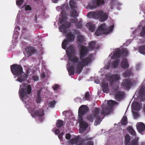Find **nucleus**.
Listing matches in <instances>:
<instances>
[{"label":"nucleus","instance_id":"obj_9","mask_svg":"<svg viewBox=\"0 0 145 145\" xmlns=\"http://www.w3.org/2000/svg\"><path fill=\"white\" fill-rule=\"evenodd\" d=\"M83 118H78V122L79 123V131L80 133H83L88 126V124L83 120Z\"/></svg>","mask_w":145,"mask_h":145},{"label":"nucleus","instance_id":"obj_28","mask_svg":"<svg viewBox=\"0 0 145 145\" xmlns=\"http://www.w3.org/2000/svg\"><path fill=\"white\" fill-rule=\"evenodd\" d=\"M99 109L98 108H95L93 110L92 115L95 118H101L99 116Z\"/></svg>","mask_w":145,"mask_h":145},{"label":"nucleus","instance_id":"obj_11","mask_svg":"<svg viewBox=\"0 0 145 145\" xmlns=\"http://www.w3.org/2000/svg\"><path fill=\"white\" fill-rule=\"evenodd\" d=\"M89 111V108L86 105H81L79 107L78 110V118H83Z\"/></svg>","mask_w":145,"mask_h":145},{"label":"nucleus","instance_id":"obj_29","mask_svg":"<svg viewBox=\"0 0 145 145\" xmlns=\"http://www.w3.org/2000/svg\"><path fill=\"white\" fill-rule=\"evenodd\" d=\"M124 94V92L120 91H118L115 94V98L118 100H119L123 98Z\"/></svg>","mask_w":145,"mask_h":145},{"label":"nucleus","instance_id":"obj_19","mask_svg":"<svg viewBox=\"0 0 145 145\" xmlns=\"http://www.w3.org/2000/svg\"><path fill=\"white\" fill-rule=\"evenodd\" d=\"M104 24H102L98 28L95 33V35L97 36H99L102 34H104V29L103 27L105 26Z\"/></svg>","mask_w":145,"mask_h":145},{"label":"nucleus","instance_id":"obj_17","mask_svg":"<svg viewBox=\"0 0 145 145\" xmlns=\"http://www.w3.org/2000/svg\"><path fill=\"white\" fill-rule=\"evenodd\" d=\"M139 98L141 101H144L145 100V88L144 87L141 88L139 92Z\"/></svg>","mask_w":145,"mask_h":145},{"label":"nucleus","instance_id":"obj_13","mask_svg":"<svg viewBox=\"0 0 145 145\" xmlns=\"http://www.w3.org/2000/svg\"><path fill=\"white\" fill-rule=\"evenodd\" d=\"M89 50L85 46H82L80 49L79 54V58L85 57L88 53Z\"/></svg>","mask_w":145,"mask_h":145},{"label":"nucleus","instance_id":"obj_59","mask_svg":"<svg viewBox=\"0 0 145 145\" xmlns=\"http://www.w3.org/2000/svg\"><path fill=\"white\" fill-rule=\"evenodd\" d=\"M42 99L40 96H37L36 100L37 102L38 103H40Z\"/></svg>","mask_w":145,"mask_h":145},{"label":"nucleus","instance_id":"obj_33","mask_svg":"<svg viewBox=\"0 0 145 145\" xmlns=\"http://www.w3.org/2000/svg\"><path fill=\"white\" fill-rule=\"evenodd\" d=\"M120 61V60L119 59H117L113 61L111 65V67L112 68H115L117 67L119 65Z\"/></svg>","mask_w":145,"mask_h":145},{"label":"nucleus","instance_id":"obj_2","mask_svg":"<svg viewBox=\"0 0 145 145\" xmlns=\"http://www.w3.org/2000/svg\"><path fill=\"white\" fill-rule=\"evenodd\" d=\"M87 15L90 18H92L98 19L99 18L101 22H104L107 20L108 17V14L105 12L104 13L102 10H97L96 11H91L87 14Z\"/></svg>","mask_w":145,"mask_h":145},{"label":"nucleus","instance_id":"obj_10","mask_svg":"<svg viewBox=\"0 0 145 145\" xmlns=\"http://www.w3.org/2000/svg\"><path fill=\"white\" fill-rule=\"evenodd\" d=\"M138 139L136 138L135 139L131 141L130 136L128 134L125 137V145H138Z\"/></svg>","mask_w":145,"mask_h":145},{"label":"nucleus","instance_id":"obj_27","mask_svg":"<svg viewBox=\"0 0 145 145\" xmlns=\"http://www.w3.org/2000/svg\"><path fill=\"white\" fill-rule=\"evenodd\" d=\"M33 113L35 116L38 117L42 116L44 114V110L42 109L36 110Z\"/></svg>","mask_w":145,"mask_h":145},{"label":"nucleus","instance_id":"obj_45","mask_svg":"<svg viewBox=\"0 0 145 145\" xmlns=\"http://www.w3.org/2000/svg\"><path fill=\"white\" fill-rule=\"evenodd\" d=\"M57 102L55 100L49 103L48 106L49 107L53 108Z\"/></svg>","mask_w":145,"mask_h":145},{"label":"nucleus","instance_id":"obj_49","mask_svg":"<svg viewBox=\"0 0 145 145\" xmlns=\"http://www.w3.org/2000/svg\"><path fill=\"white\" fill-rule=\"evenodd\" d=\"M89 91H87L85 94L84 97H83V99L84 100H88L89 99Z\"/></svg>","mask_w":145,"mask_h":145},{"label":"nucleus","instance_id":"obj_64","mask_svg":"<svg viewBox=\"0 0 145 145\" xmlns=\"http://www.w3.org/2000/svg\"><path fill=\"white\" fill-rule=\"evenodd\" d=\"M27 31V29L26 28L23 27L22 29V33H24L26 32Z\"/></svg>","mask_w":145,"mask_h":145},{"label":"nucleus","instance_id":"obj_50","mask_svg":"<svg viewBox=\"0 0 145 145\" xmlns=\"http://www.w3.org/2000/svg\"><path fill=\"white\" fill-rule=\"evenodd\" d=\"M74 18H70V22L71 23H75L77 22L78 21V19L76 17Z\"/></svg>","mask_w":145,"mask_h":145},{"label":"nucleus","instance_id":"obj_21","mask_svg":"<svg viewBox=\"0 0 145 145\" xmlns=\"http://www.w3.org/2000/svg\"><path fill=\"white\" fill-rule=\"evenodd\" d=\"M133 71L132 68H131L126 71L123 73V76L127 78L129 76H133Z\"/></svg>","mask_w":145,"mask_h":145},{"label":"nucleus","instance_id":"obj_35","mask_svg":"<svg viewBox=\"0 0 145 145\" xmlns=\"http://www.w3.org/2000/svg\"><path fill=\"white\" fill-rule=\"evenodd\" d=\"M86 27L88 28L89 30L93 32L95 30V26L94 24L91 22H88L86 25Z\"/></svg>","mask_w":145,"mask_h":145},{"label":"nucleus","instance_id":"obj_63","mask_svg":"<svg viewBox=\"0 0 145 145\" xmlns=\"http://www.w3.org/2000/svg\"><path fill=\"white\" fill-rule=\"evenodd\" d=\"M59 86L58 84H56L54 86L53 88L54 90H57V89L59 87Z\"/></svg>","mask_w":145,"mask_h":145},{"label":"nucleus","instance_id":"obj_41","mask_svg":"<svg viewBox=\"0 0 145 145\" xmlns=\"http://www.w3.org/2000/svg\"><path fill=\"white\" fill-rule=\"evenodd\" d=\"M69 41L67 39H65L63 42L62 44V48L65 50L67 48V46L68 44Z\"/></svg>","mask_w":145,"mask_h":145},{"label":"nucleus","instance_id":"obj_57","mask_svg":"<svg viewBox=\"0 0 145 145\" xmlns=\"http://www.w3.org/2000/svg\"><path fill=\"white\" fill-rule=\"evenodd\" d=\"M64 132H61L58 135V137L60 140H61L63 139V136L64 135Z\"/></svg>","mask_w":145,"mask_h":145},{"label":"nucleus","instance_id":"obj_42","mask_svg":"<svg viewBox=\"0 0 145 145\" xmlns=\"http://www.w3.org/2000/svg\"><path fill=\"white\" fill-rule=\"evenodd\" d=\"M77 39L78 42L80 43L82 42L84 40V38H83V36L81 35H78L77 37Z\"/></svg>","mask_w":145,"mask_h":145},{"label":"nucleus","instance_id":"obj_20","mask_svg":"<svg viewBox=\"0 0 145 145\" xmlns=\"http://www.w3.org/2000/svg\"><path fill=\"white\" fill-rule=\"evenodd\" d=\"M69 55L68 56L69 59L72 63H78L79 62L78 61L79 59L76 56H72V55H71L70 54H69Z\"/></svg>","mask_w":145,"mask_h":145},{"label":"nucleus","instance_id":"obj_23","mask_svg":"<svg viewBox=\"0 0 145 145\" xmlns=\"http://www.w3.org/2000/svg\"><path fill=\"white\" fill-rule=\"evenodd\" d=\"M27 76L24 72L23 73L20 75L19 77L16 79V81L22 83L23 81H25L27 79Z\"/></svg>","mask_w":145,"mask_h":145},{"label":"nucleus","instance_id":"obj_34","mask_svg":"<svg viewBox=\"0 0 145 145\" xmlns=\"http://www.w3.org/2000/svg\"><path fill=\"white\" fill-rule=\"evenodd\" d=\"M63 115L66 118H74L72 117V112L68 111H64L63 112Z\"/></svg>","mask_w":145,"mask_h":145},{"label":"nucleus","instance_id":"obj_22","mask_svg":"<svg viewBox=\"0 0 145 145\" xmlns=\"http://www.w3.org/2000/svg\"><path fill=\"white\" fill-rule=\"evenodd\" d=\"M104 24L105 25L104 27H103V29L104 31V34H106L112 31L114 28V25H112L108 27L107 28H106V25L105 24Z\"/></svg>","mask_w":145,"mask_h":145},{"label":"nucleus","instance_id":"obj_60","mask_svg":"<svg viewBox=\"0 0 145 145\" xmlns=\"http://www.w3.org/2000/svg\"><path fill=\"white\" fill-rule=\"evenodd\" d=\"M25 8L26 10H31V8L30 6L29 5H27L26 6Z\"/></svg>","mask_w":145,"mask_h":145},{"label":"nucleus","instance_id":"obj_39","mask_svg":"<svg viewBox=\"0 0 145 145\" xmlns=\"http://www.w3.org/2000/svg\"><path fill=\"white\" fill-rule=\"evenodd\" d=\"M68 71L69 75L70 76H72L74 74L75 69L73 65H70L69 67Z\"/></svg>","mask_w":145,"mask_h":145},{"label":"nucleus","instance_id":"obj_44","mask_svg":"<svg viewBox=\"0 0 145 145\" xmlns=\"http://www.w3.org/2000/svg\"><path fill=\"white\" fill-rule=\"evenodd\" d=\"M63 121L60 120H58L57 122L56 126L57 127L60 128L63 126Z\"/></svg>","mask_w":145,"mask_h":145},{"label":"nucleus","instance_id":"obj_12","mask_svg":"<svg viewBox=\"0 0 145 145\" xmlns=\"http://www.w3.org/2000/svg\"><path fill=\"white\" fill-rule=\"evenodd\" d=\"M133 85V83L131 80L129 79L124 80L121 84L122 87L127 90L129 89Z\"/></svg>","mask_w":145,"mask_h":145},{"label":"nucleus","instance_id":"obj_58","mask_svg":"<svg viewBox=\"0 0 145 145\" xmlns=\"http://www.w3.org/2000/svg\"><path fill=\"white\" fill-rule=\"evenodd\" d=\"M71 137V135L70 133H67L65 135V138L67 140H69L70 139Z\"/></svg>","mask_w":145,"mask_h":145},{"label":"nucleus","instance_id":"obj_14","mask_svg":"<svg viewBox=\"0 0 145 145\" xmlns=\"http://www.w3.org/2000/svg\"><path fill=\"white\" fill-rule=\"evenodd\" d=\"M120 79V76L118 74H113L108 77V80L111 86L115 82L118 81Z\"/></svg>","mask_w":145,"mask_h":145},{"label":"nucleus","instance_id":"obj_55","mask_svg":"<svg viewBox=\"0 0 145 145\" xmlns=\"http://www.w3.org/2000/svg\"><path fill=\"white\" fill-rule=\"evenodd\" d=\"M32 78L33 80L35 81H37L39 80V77L36 75H33L32 76Z\"/></svg>","mask_w":145,"mask_h":145},{"label":"nucleus","instance_id":"obj_26","mask_svg":"<svg viewBox=\"0 0 145 145\" xmlns=\"http://www.w3.org/2000/svg\"><path fill=\"white\" fill-rule=\"evenodd\" d=\"M67 40L69 42H72L74 41L75 39V36L71 32H70L67 33Z\"/></svg>","mask_w":145,"mask_h":145},{"label":"nucleus","instance_id":"obj_36","mask_svg":"<svg viewBox=\"0 0 145 145\" xmlns=\"http://www.w3.org/2000/svg\"><path fill=\"white\" fill-rule=\"evenodd\" d=\"M89 48L91 50L97 49V47H96V44L95 41H92L90 42L89 45Z\"/></svg>","mask_w":145,"mask_h":145},{"label":"nucleus","instance_id":"obj_6","mask_svg":"<svg viewBox=\"0 0 145 145\" xmlns=\"http://www.w3.org/2000/svg\"><path fill=\"white\" fill-rule=\"evenodd\" d=\"M10 70L12 74L17 76L23 73V68L22 66L17 64H13L10 66Z\"/></svg>","mask_w":145,"mask_h":145},{"label":"nucleus","instance_id":"obj_16","mask_svg":"<svg viewBox=\"0 0 145 145\" xmlns=\"http://www.w3.org/2000/svg\"><path fill=\"white\" fill-rule=\"evenodd\" d=\"M64 23L62 24L60 27L59 29L61 31H63V32L66 33V29H68L71 26V23L68 22H67L65 21V22L63 23Z\"/></svg>","mask_w":145,"mask_h":145},{"label":"nucleus","instance_id":"obj_56","mask_svg":"<svg viewBox=\"0 0 145 145\" xmlns=\"http://www.w3.org/2000/svg\"><path fill=\"white\" fill-rule=\"evenodd\" d=\"M24 0H18L16 1V4L17 5H20L23 3Z\"/></svg>","mask_w":145,"mask_h":145},{"label":"nucleus","instance_id":"obj_62","mask_svg":"<svg viewBox=\"0 0 145 145\" xmlns=\"http://www.w3.org/2000/svg\"><path fill=\"white\" fill-rule=\"evenodd\" d=\"M76 102H78V101L81 103L82 102V99L79 97H77L75 99Z\"/></svg>","mask_w":145,"mask_h":145},{"label":"nucleus","instance_id":"obj_38","mask_svg":"<svg viewBox=\"0 0 145 145\" xmlns=\"http://www.w3.org/2000/svg\"><path fill=\"white\" fill-rule=\"evenodd\" d=\"M74 51V48L72 45H70L67 48V56H68L69 54L72 55V54L73 53Z\"/></svg>","mask_w":145,"mask_h":145},{"label":"nucleus","instance_id":"obj_1","mask_svg":"<svg viewBox=\"0 0 145 145\" xmlns=\"http://www.w3.org/2000/svg\"><path fill=\"white\" fill-rule=\"evenodd\" d=\"M93 55L90 54L87 57L80 59V61L77 63L76 68V73L77 74H80L84 67L90 65L93 60Z\"/></svg>","mask_w":145,"mask_h":145},{"label":"nucleus","instance_id":"obj_48","mask_svg":"<svg viewBox=\"0 0 145 145\" xmlns=\"http://www.w3.org/2000/svg\"><path fill=\"white\" fill-rule=\"evenodd\" d=\"M82 22L79 21L77 22L76 24V27L78 29L81 28L82 27Z\"/></svg>","mask_w":145,"mask_h":145},{"label":"nucleus","instance_id":"obj_30","mask_svg":"<svg viewBox=\"0 0 145 145\" xmlns=\"http://www.w3.org/2000/svg\"><path fill=\"white\" fill-rule=\"evenodd\" d=\"M132 109L135 110L139 111L140 109V105L137 102H134L132 103Z\"/></svg>","mask_w":145,"mask_h":145},{"label":"nucleus","instance_id":"obj_18","mask_svg":"<svg viewBox=\"0 0 145 145\" xmlns=\"http://www.w3.org/2000/svg\"><path fill=\"white\" fill-rule=\"evenodd\" d=\"M137 128L138 132L141 134L145 130V125L142 122H139L137 124Z\"/></svg>","mask_w":145,"mask_h":145},{"label":"nucleus","instance_id":"obj_52","mask_svg":"<svg viewBox=\"0 0 145 145\" xmlns=\"http://www.w3.org/2000/svg\"><path fill=\"white\" fill-rule=\"evenodd\" d=\"M121 53L125 56H127L128 54V51L126 49H124L122 50Z\"/></svg>","mask_w":145,"mask_h":145},{"label":"nucleus","instance_id":"obj_40","mask_svg":"<svg viewBox=\"0 0 145 145\" xmlns=\"http://www.w3.org/2000/svg\"><path fill=\"white\" fill-rule=\"evenodd\" d=\"M139 52L143 55H145V45H142L138 48Z\"/></svg>","mask_w":145,"mask_h":145},{"label":"nucleus","instance_id":"obj_32","mask_svg":"<svg viewBox=\"0 0 145 145\" xmlns=\"http://www.w3.org/2000/svg\"><path fill=\"white\" fill-rule=\"evenodd\" d=\"M61 23L62 24L65 22L67 20V16L66 12L65 11H62L61 12Z\"/></svg>","mask_w":145,"mask_h":145},{"label":"nucleus","instance_id":"obj_31","mask_svg":"<svg viewBox=\"0 0 145 145\" xmlns=\"http://www.w3.org/2000/svg\"><path fill=\"white\" fill-rule=\"evenodd\" d=\"M121 56V53L120 49L116 50L114 54L112 56V59H114L117 58H119Z\"/></svg>","mask_w":145,"mask_h":145},{"label":"nucleus","instance_id":"obj_47","mask_svg":"<svg viewBox=\"0 0 145 145\" xmlns=\"http://www.w3.org/2000/svg\"><path fill=\"white\" fill-rule=\"evenodd\" d=\"M140 35L142 37H145V26L142 27Z\"/></svg>","mask_w":145,"mask_h":145},{"label":"nucleus","instance_id":"obj_24","mask_svg":"<svg viewBox=\"0 0 145 145\" xmlns=\"http://www.w3.org/2000/svg\"><path fill=\"white\" fill-rule=\"evenodd\" d=\"M129 64L126 59H123L121 61V67L123 69H126L129 67Z\"/></svg>","mask_w":145,"mask_h":145},{"label":"nucleus","instance_id":"obj_46","mask_svg":"<svg viewBox=\"0 0 145 145\" xmlns=\"http://www.w3.org/2000/svg\"><path fill=\"white\" fill-rule=\"evenodd\" d=\"M101 118H95L94 125L95 126H97V125H99L102 121Z\"/></svg>","mask_w":145,"mask_h":145},{"label":"nucleus","instance_id":"obj_51","mask_svg":"<svg viewBox=\"0 0 145 145\" xmlns=\"http://www.w3.org/2000/svg\"><path fill=\"white\" fill-rule=\"evenodd\" d=\"M127 118H122L121 123L122 125H125L127 123Z\"/></svg>","mask_w":145,"mask_h":145},{"label":"nucleus","instance_id":"obj_43","mask_svg":"<svg viewBox=\"0 0 145 145\" xmlns=\"http://www.w3.org/2000/svg\"><path fill=\"white\" fill-rule=\"evenodd\" d=\"M133 115L134 118H138L140 117L139 112L138 111H132Z\"/></svg>","mask_w":145,"mask_h":145},{"label":"nucleus","instance_id":"obj_53","mask_svg":"<svg viewBox=\"0 0 145 145\" xmlns=\"http://www.w3.org/2000/svg\"><path fill=\"white\" fill-rule=\"evenodd\" d=\"M118 89L119 86L117 85L114 86L113 88V90L114 93L116 92L118 90Z\"/></svg>","mask_w":145,"mask_h":145},{"label":"nucleus","instance_id":"obj_25","mask_svg":"<svg viewBox=\"0 0 145 145\" xmlns=\"http://www.w3.org/2000/svg\"><path fill=\"white\" fill-rule=\"evenodd\" d=\"M101 85L103 92L106 93H108L109 91L108 83L105 82H103L102 83Z\"/></svg>","mask_w":145,"mask_h":145},{"label":"nucleus","instance_id":"obj_4","mask_svg":"<svg viewBox=\"0 0 145 145\" xmlns=\"http://www.w3.org/2000/svg\"><path fill=\"white\" fill-rule=\"evenodd\" d=\"M24 87L21 88L22 86L20 87V90L19 93L21 97L22 98L23 100H24L27 97L28 98L27 94H30L31 92V88L30 85H28L26 88V84L24 83L22 84Z\"/></svg>","mask_w":145,"mask_h":145},{"label":"nucleus","instance_id":"obj_54","mask_svg":"<svg viewBox=\"0 0 145 145\" xmlns=\"http://www.w3.org/2000/svg\"><path fill=\"white\" fill-rule=\"evenodd\" d=\"M73 33L76 35H79L80 34V31L77 29H74L73 30Z\"/></svg>","mask_w":145,"mask_h":145},{"label":"nucleus","instance_id":"obj_15","mask_svg":"<svg viewBox=\"0 0 145 145\" xmlns=\"http://www.w3.org/2000/svg\"><path fill=\"white\" fill-rule=\"evenodd\" d=\"M25 50L27 55L29 56L37 53V50L33 46L30 45L26 47Z\"/></svg>","mask_w":145,"mask_h":145},{"label":"nucleus","instance_id":"obj_7","mask_svg":"<svg viewBox=\"0 0 145 145\" xmlns=\"http://www.w3.org/2000/svg\"><path fill=\"white\" fill-rule=\"evenodd\" d=\"M106 0H92L88 5L91 9L97 8L104 5Z\"/></svg>","mask_w":145,"mask_h":145},{"label":"nucleus","instance_id":"obj_37","mask_svg":"<svg viewBox=\"0 0 145 145\" xmlns=\"http://www.w3.org/2000/svg\"><path fill=\"white\" fill-rule=\"evenodd\" d=\"M127 130L131 135L133 136L136 137V133L135 131L131 127H128L127 128Z\"/></svg>","mask_w":145,"mask_h":145},{"label":"nucleus","instance_id":"obj_5","mask_svg":"<svg viewBox=\"0 0 145 145\" xmlns=\"http://www.w3.org/2000/svg\"><path fill=\"white\" fill-rule=\"evenodd\" d=\"M116 102L112 100L108 101L107 102V106L103 108L101 111L102 116H105L108 114L112 110V108L116 104Z\"/></svg>","mask_w":145,"mask_h":145},{"label":"nucleus","instance_id":"obj_61","mask_svg":"<svg viewBox=\"0 0 145 145\" xmlns=\"http://www.w3.org/2000/svg\"><path fill=\"white\" fill-rule=\"evenodd\" d=\"M54 132L56 135H58L60 133V131L59 129H57L54 130Z\"/></svg>","mask_w":145,"mask_h":145},{"label":"nucleus","instance_id":"obj_3","mask_svg":"<svg viewBox=\"0 0 145 145\" xmlns=\"http://www.w3.org/2000/svg\"><path fill=\"white\" fill-rule=\"evenodd\" d=\"M80 138L79 136H75L74 137L70 140L69 142L72 144H75L76 145H93V142L91 141H89L85 143H84V142L86 141L91 140L92 138L91 137H86L84 139L82 140L81 142L78 144L80 140Z\"/></svg>","mask_w":145,"mask_h":145},{"label":"nucleus","instance_id":"obj_8","mask_svg":"<svg viewBox=\"0 0 145 145\" xmlns=\"http://www.w3.org/2000/svg\"><path fill=\"white\" fill-rule=\"evenodd\" d=\"M69 5L71 8L70 16L71 17H77L78 16V13L77 12V8L76 3L73 1L70 0L69 1Z\"/></svg>","mask_w":145,"mask_h":145}]
</instances>
